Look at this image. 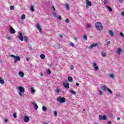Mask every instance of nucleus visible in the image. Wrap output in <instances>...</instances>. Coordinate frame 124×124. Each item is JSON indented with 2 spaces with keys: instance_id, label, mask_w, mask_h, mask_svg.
<instances>
[{
  "instance_id": "obj_30",
  "label": "nucleus",
  "mask_w": 124,
  "mask_h": 124,
  "mask_svg": "<svg viewBox=\"0 0 124 124\" xmlns=\"http://www.w3.org/2000/svg\"><path fill=\"white\" fill-rule=\"evenodd\" d=\"M65 6L66 10H68V9H69V5L68 4H66Z\"/></svg>"
},
{
  "instance_id": "obj_42",
  "label": "nucleus",
  "mask_w": 124,
  "mask_h": 124,
  "mask_svg": "<svg viewBox=\"0 0 124 124\" xmlns=\"http://www.w3.org/2000/svg\"><path fill=\"white\" fill-rule=\"evenodd\" d=\"M10 10H13L14 9V6H11L10 7Z\"/></svg>"
},
{
  "instance_id": "obj_39",
  "label": "nucleus",
  "mask_w": 124,
  "mask_h": 124,
  "mask_svg": "<svg viewBox=\"0 0 124 124\" xmlns=\"http://www.w3.org/2000/svg\"><path fill=\"white\" fill-rule=\"evenodd\" d=\"M120 35H121V36H122V37H124V33H123V32H120Z\"/></svg>"
},
{
  "instance_id": "obj_51",
  "label": "nucleus",
  "mask_w": 124,
  "mask_h": 124,
  "mask_svg": "<svg viewBox=\"0 0 124 124\" xmlns=\"http://www.w3.org/2000/svg\"><path fill=\"white\" fill-rule=\"evenodd\" d=\"M119 2H120V3H123V2L124 1V0H118Z\"/></svg>"
},
{
  "instance_id": "obj_33",
  "label": "nucleus",
  "mask_w": 124,
  "mask_h": 124,
  "mask_svg": "<svg viewBox=\"0 0 124 124\" xmlns=\"http://www.w3.org/2000/svg\"><path fill=\"white\" fill-rule=\"evenodd\" d=\"M46 72L49 75L51 74V71L49 69H46Z\"/></svg>"
},
{
  "instance_id": "obj_36",
  "label": "nucleus",
  "mask_w": 124,
  "mask_h": 124,
  "mask_svg": "<svg viewBox=\"0 0 124 124\" xmlns=\"http://www.w3.org/2000/svg\"><path fill=\"white\" fill-rule=\"evenodd\" d=\"M13 117H14V118H15V119H16V118H17V114H16V113H14L13 114Z\"/></svg>"
},
{
  "instance_id": "obj_9",
  "label": "nucleus",
  "mask_w": 124,
  "mask_h": 124,
  "mask_svg": "<svg viewBox=\"0 0 124 124\" xmlns=\"http://www.w3.org/2000/svg\"><path fill=\"white\" fill-rule=\"evenodd\" d=\"M10 32L12 34H14V33H15V32H16V31H15V30H14V29H13V28H12V27H10Z\"/></svg>"
},
{
  "instance_id": "obj_19",
  "label": "nucleus",
  "mask_w": 124,
  "mask_h": 124,
  "mask_svg": "<svg viewBox=\"0 0 124 124\" xmlns=\"http://www.w3.org/2000/svg\"><path fill=\"white\" fill-rule=\"evenodd\" d=\"M0 83L1 84V85L4 84V80L2 79L1 78H0Z\"/></svg>"
},
{
  "instance_id": "obj_38",
  "label": "nucleus",
  "mask_w": 124,
  "mask_h": 124,
  "mask_svg": "<svg viewBox=\"0 0 124 124\" xmlns=\"http://www.w3.org/2000/svg\"><path fill=\"white\" fill-rule=\"evenodd\" d=\"M65 22H66V23H67V24H68V23H69V22H70V20H69V19L67 18L65 20Z\"/></svg>"
},
{
  "instance_id": "obj_25",
  "label": "nucleus",
  "mask_w": 124,
  "mask_h": 124,
  "mask_svg": "<svg viewBox=\"0 0 124 124\" xmlns=\"http://www.w3.org/2000/svg\"><path fill=\"white\" fill-rule=\"evenodd\" d=\"M40 58L42 60H44L45 59V55L44 54H41Z\"/></svg>"
},
{
  "instance_id": "obj_29",
  "label": "nucleus",
  "mask_w": 124,
  "mask_h": 124,
  "mask_svg": "<svg viewBox=\"0 0 124 124\" xmlns=\"http://www.w3.org/2000/svg\"><path fill=\"white\" fill-rule=\"evenodd\" d=\"M107 91L108 92V93H110L111 94H112V93H113V92H112V91H111V90L109 88H107Z\"/></svg>"
},
{
  "instance_id": "obj_21",
  "label": "nucleus",
  "mask_w": 124,
  "mask_h": 124,
  "mask_svg": "<svg viewBox=\"0 0 124 124\" xmlns=\"http://www.w3.org/2000/svg\"><path fill=\"white\" fill-rule=\"evenodd\" d=\"M25 18H26V15H25V14H23L21 16V20H25Z\"/></svg>"
},
{
  "instance_id": "obj_44",
  "label": "nucleus",
  "mask_w": 124,
  "mask_h": 124,
  "mask_svg": "<svg viewBox=\"0 0 124 124\" xmlns=\"http://www.w3.org/2000/svg\"><path fill=\"white\" fill-rule=\"evenodd\" d=\"M121 15L122 16V17H124V12H122L121 13Z\"/></svg>"
},
{
  "instance_id": "obj_6",
  "label": "nucleus",
  "mask_w": 124,
  "mask_h": 124,
  "mask_svg": "<svg viewBox=\"0 0 124 124\" xmlns=\"http://www.w3.org/2000/svg\"><path fill=\"white\" fill-rule=\"evenodd\" d=\"M18 39L21 41H24V36H23V33L22 32H19L18 35Z\"/></svg>"
},
{
  "instance_id": "obj_22",
  "label": "nucleus",
  "mask_w": 124,
  "mask_h": 124,
  "mask_svg": "<svg viewBox=\"0 0 124 124\" xmlns=\"http://www.w3.org/2000/svg\"><path fill=\"white\" fill-rule=\"evenodd\" d=\"M24 38L26 42H29V38L27 36H24Z\"/></svg>"
},
{
  "instance_id": "obj_64",
  "label": "nucleus",
  "mask_w": 124,
  "mask_h": 124,
  "mask_svg": "<svg viewBox=\"0 0 124 124\" xmlns=\"http://www.w3.org/2000/svg\"><path fill=\"white\" fill-rule=\"evenodd\" d=\"M41 76H43V74L41 73Z\"/></svg>"
},
{
  "instance_id": "obj_55",
  "label": "nucleus",
  "mask_w": 124,
  "mask_h": 124,
  "mask_svg": "<svg viewBox=\"0 0 124 124\" xmlns=\"http://www.w3.org/2000/svg\"><path fill=\"white\" fill-rule=\"evenodd\" d=\"M76 86H77L78 87V86H79V83H77L76 84Z\"/></svg>"
},
{
  "instance_id": "obj_31",
  "label": "nucleus",
  "mask_w": 124,
  "mask_h": 124,
  "mask_svg": "<svg viewBox=\"0 0 124 124\" xmlns=\"http://www.w3.org/2000/svg\"><path fill=\"white\" fill-rule=\"evenodd\" d=\"M94 69L95 71H97V70H98V69H99V68L97 66H95L94 67Z\"/></svg>"
},
{
  "instance_id": "obj_41",
  "label": "nucleus",
  "mask_w": 124,
  "mask_h": 124,
  "mask_svg": "<svg viewBox=\"0 0 124 124\" xmlns=\"http://www.w3.org/2000/svg\"><path fill=\"white\" fill-rule=\"evenodd\" d=\"M57 19H58L59 20H62V17L60 16H57Z\"/></svg>"
},
{
  "instance_id": "obj_32",
  "label": "nucleus",
  "mask_w": 124,
  "mask_h": 124,
  "mask_svg": "<svg viewBox=\"0 0 124 124\" xmlns=\"http://www.w3.org/2000/svg\"><path fill=\"white\" fill-rule=\"evenodd\" d=\"M70 92L71 93H72V94H76V92H75V91L70 90Z\"/></svg>"
},
{
  "instance_id": "obj_46",
  "label": "nucleus",
  "mask_w": 124,
  "mask_h": 124,
  "mask_svg": "<svg viewBox=\"0 0 124 124\" xmlns=\"http://www.w3.org/2000/svg\"><path fill=\"white\" fill-rule=\"evenodd\" d=\"M52 9H53V11H54V12H56V8H55V6H52Z\"/></svg>"
},
{
  "instance_id": "obj_16",
  "label": "nucleus",
  "mask_w": 124,
  "mask_h": 124,
  "mask_svg": "<svg viewBox=\"0 0 124 124\" xmlns=\"http://www.w3.org/2000/svg\"><path fill=\"white\" fill-rule=\"evenodd\" d=\"M108 33H109V35H110V36H114V33H113V31H112L111 30H109Z\"/></svg>"
},
{
  "instance_id": "obj_4",
  "label": "nucleus",
  "mask_w": 124,
  "mask_h": 124,
  "mask_svg": "<svg viewBox=\"0 0 124 124\" xmlns=\"http://www.w3.org/2000/svg\"><path fill=\"white\" fill-rule=\"evenodd\" d=\"M11 57H12V58H14V60L15 61V63H16V62H17V61L18 62H20V57L16 56L13 55H11Z\"/></svg>"
},
{
  "instance_id": "obj_47",
  "label": "nucleus",
  "mask_w": 124,
  "mask_h": 124,
  "mask_svg": "<svg viewBox=\"0 0 124 124\" xmlns=\"http://www.w3.org/2000/svg\"><path fill=\"white\" fill-rule=\"evenodd\" d=\"M70 44L71 46H72V47H73L74 46V44L72 42H70Z\"/></svg>"
},
{
  "instance_id": "obj_7",
  "label": "nucleus",
  "mask_w": 124,
  "mask_h": 124,
  "mask_svg": "<svg viewBox=\"0 0 124 124\" xmlns=\"http://www.w3.org/2000/svg\"><path fill=\"white\" fill-rule=\"evenodd\" d=\"M99 119L100 121H105V120H107V118L106 115H99Z\"/></svg>"
},
{
  "instance_id": "obj_1",
  "label": "nucleus",
  "mask_w": 124,
  "mask_h": 124,
  "mask_svg": "<svg viewBox=\"0 0 124 124\" xmlns=\"http://www.w3.org/2000/svg\"><path fill=\"white\" fill-rule=\"evenodd\" d=\"M95 26L98 31H103V26H102L101 23L97 22L95 23Z\"/></svg>"
},
{
  "instance_id": "obj_61",
  "label": "nucleus",
  "mask_w": 124,
  "mask_h": 124,
  "mask_svg": "<svg viewBox=\"0 0 124 124\" xmlns=\"http://www.w3.org/2000/svg\"><path fill=\"white\" fill-rule=\"evenodd\" d=\"M43 124H48V123H47L46 122H44Z\"/></svg>"
},
{
  "instance_id": "obj_60",
  "label": "nucleus",
  "mask_w": 124,
  "mask_h": 124,
  "mask_svg": "<svg viewBox=\"0 0 124 124\" xmlns=\"http://www.w3.org/2000/svg\"><path fill=\"white\" fill-rule=\"evenodd\" d=\"M85 1H86V3H87V2H89V0H85Z\"/></svg>"
},
{
  "instance_id": "obj_13",
  "label": "nucleus",
  "mask_w": 124,
  "mask_h": 124,
  "mask_svg": "<svg viewBox=\"0 0 124 124\" xmlns=\"http://www.w3.org/2000/svg\"><path fill=\"white\" fill-rule=\"evenodd\" d=\"M97 44H92L91 45L89 46V49H92V48H93V47H96L97 46Z\"/></svg>"
},
{
  "instance_id": "obj_26",
  "label": "nucleus",
  "mask_w": 124,
  "mask_h": 124,
  "mask_svg": "<svg viewBox=\"0 0 124 124\" xmlns=\"http://www.w3.org/2000/svg\"><path fill=\"white\" fill-rule=\"evenodd\" d=\"M87 27L88 28V29L90 30H92V25H90V24H87Z\"/></svg>"
},
{
  "instance_id": "obj_37",
  "label": "nucleus",
  "mask_w": 124,
  "mask_h": 124,
  "mask_svg": "<svg viewBox=\"0 0 124 124\" xmlns=\"http://www.w3.org/2000/svg\"><path fill=\"white\" fill-rule=\"evenodd\" d=\"M83 38H84V39H85V40H87V35L84 34V35H83Z\"/></svg>"
},
{
  "instance_id": "obj_49",
  "label": "nucleus",
  "mask_w": 124,
  "mask_h": 124,
  "mask_svg": "<svg viewBox=\"0 0 124 124\" xmlns=\"http://www.w3.org/2000/svg\"><path fill=\"white\" fill-rule=\"evenodd\" d=\"M7 38L8 40H11V38L10 37V36H7Z\"/></svg>"
},
{
  "instance_id": "obj_23",
  "label": "nucleus",
  "mask_w": 124,
  "mask_h": 124,
  "mask_svg": "<svg viewBox=\"0 0 124 124\" xmlns=\"http://www.w3.org/2000/svg\"><path fill=\"white\" fill-rule=\"evenodd\" d=\"M34 6L33 5H31L30 7V10L31 11H34Z\"/></svg>"
},
{
  "instance_id": "obj_15",
  "label": "nucleus",
  "mask_w": 124,
  "mask_h": 124,
  "mask_svg": "<svg viewBox=\"0 0 124 124\" xmlns=\"http://www.w3.org/2000/svg\"><path fill=\"white\" fill-rule=\"evenodd\" d=\"M32 104H33V105H34L35 110H37V109L38 108V106H37V104H36V103H35V102H34V103H32Z\"/></svg>"
},
{
  "instance_id": "obj_35",
  "label": "nucleus",
  "mask_w": 124,
  "mask_h": 124,
  "mask_svg": "<svg viewBox=\"0 0 124 124\" xmlns=\"http://www.w3.org/2000/svg\"><path fill=\"white\" fill-rule=\"evenodd\" d=\"M53 114H54V116H55V117H57V116H58V113L56 111H54L53 112Z\"/></svg>"
},
{
  "instance_id": "obj_53",
  "label": "nucleus",
  "mask_w": 124,
  "mask_h": 124,
  "mask_svg": "<svg viewBox=\"0 0 124 124\" xmlns=\"http://www.w3.org/2000/svg\"><path fill=\"white\" fill-rule=\"evenodd\" d=\"M107 124H112V122H111V121H108Z\"/></svg>"
},
{
  "instance_id": "obj_28",
  "label": "nucleus",
  "mask_w": 124,
  "mask_h": 124,
  "mask_svg": "<svg viewBox=\"0 0 124 124\" xmlns=\"http://www.w3.org/2000/svg\"><path fill=\"white\" fill-rule=\"evenodd\" d=\"M107 8H108V9L110 11V12H112V8H111L108 6H107Z\"/></svg>"
},
{
  "instance_id": "obj_50",
  "label": "nucleus",
  "mask_w": 124,
  "mask_h": 124,
  "mask_svg": "<svg viewBox=\"0 0 124 124\" xmlns=\"http://www.w3.org/2000/svg\"><path fill=\"white\" fill-rule=\"evenodd\" d=\"M5 123H9V121H8V119H5Z\"/></svg>"
},
{
  "instance_id": "obj_63",
  "label": "nucleus",
  "mask_w": 124,
  "mask_h": 124,
  "mask_svg": "<svg viewBox=\"0 0 124 124\" xmlns=\"http://www.w3.org/2000/svg\"><path fill=\"white\" fill-rule=\"evenodd\" d=\"M26 61H29V58H26Z\"/></svg>"
},
{
  "instance_id": "obj_54",
  "label": "nucleus",
  "mask_w": 124,
  "mask_h": 124,
  "mask_svg": "<svg viewBox=\"0 0 124 124\" xmlns=\"http://www.w3.org/2000/svg\"><path fill=\"white\" fill-rule=\"evenodd\" d=\"M111 44V42L110 41H108L107 43V44Z\"/></svg>"
},
{
  "instance_id": "obj_17",
  "label": "nucleus",
  "mask_w": 124,
  "mask_h": 124,
  "mask_svg": "<svg viewBox=\"0 0 124 124\" xmlns=\"http://www.w3.org/2000/svg\"><path fill=\"white\" fill-rule=\"evenodd\" d=\"M18 75L20 77H24V73L22 71H20L19 73H18Z\"/></svg>"
},
{
  "instance_id": "obj_27",
  "label": "nucleus",
  "mask_w": 124,
  "mask_h": 124,
  "mask_svg": "<svg viewBox=\"0 0 124 124\" xmlns=\"http://www.w3.org/2000/svg\"><path fill=\"white\" fill-rule=\"evenodd\" d=\"M101 55H102V57H106V53H105V52H104V51H103L101 53Z\"/></svg>"
},
{
  "instance_id": "obj_12",
  "label": "nucleus",
  "mask_w": 124,
  "mask_h": 124,
  "mask_svg": "<svg viewBox=\"0 0 124 124\" xmlns=\"http://www.w3.org/2000/svg\"><path fill=\"white\" fill-rule=\"evenodd\" d=\"M24 121L25 123H28L30 121V118L28 116H25L24 118Z\"/></svg>"
},
{
  "instance_id": "obj_24",
  "label": "nucleus",
  "mask_w": 124,
  "mask_h": 124,
  "mask_svg": "<svg viewBox=\"0 0 124 124\" xmlns=\"http://www.w3.org/2000/svg\"><path fill=\"white\" fill-rule=\"evenodd\" d=\"M42 110L43 111H44V112H46V111H47V108H46L45 106H43L42 107Z\"/></svg>"
},
{
  "instance_id": "obj_62",
  "label": "nucleus",
  "mask_w": 124,
  "mask_h": 124,
  "mask_svg": "<svg viewBox=\"0 0 124 124\" xmlns=\"http://www.w3.org/2000/svg\"><path fill=\"white\" fill-rule=\"evenodd\" d=\"M49 65V66H50V67H51V66H52V64H49V65Z\"/></svg>"
},
{
  "instance_id": "obj_14",
  "label": "nucleus",
  "mask_w": 124,
  "mask_h": 124,
  "mask_svg": "<svg viewBox=\"0 0 124 124\" xmlns=\"http://www.w3.org/2000/svg\"><path fill=\"white\" fill-rule=\"evenodd\" d=\"M101 90L104 91V92H106V91H107V88H106L105 86H102L101 87Z\"/></svg>"
},
{
  "instance_id": "obj_2",
  "label": "nucleus",
  "mask_w": 124,
  "mask_h": 124,
  "mask_svg": "<svg viewBox=\"0 0 124 124\" xmlns=\"http://www.w3.org/2000/svg\"><path fill=\"white\" fill-rule=\"evenodd\" d=\"M57 101L59 103H64L65 102V98L60 96L57 97Z\"/></svg>"
},
{
  "instance_id": "obj_52",
  "label": "nucleus",
  "mask_w": 124,
  "mask_h": 124,
  "mask_svg": "<svg viewBox=\"0 0 124 124\" xmlns=\"http://www.w3.org/2000/svg\"><path fill=\"white\" fill-rule=\"evenodd\" d=\"M56 93H60V90H59V89L57 90Z\"/></svg>"
},
{
  "instance_id": "obj_56",
  "label": "nucleus",
  "mask_w": 124,
  "mask_h": 124,
  "mask_svg": "<svg viewBox=\"0 0 124 124\" xmlns=\"http://www.w3.org/2000/svg\"><path fill=\"white\" fill-rule=\"evenodd\" d=\"M117 120L119 121V120H121V118L120 117H117Z\"/></svg>"
},
{
  "instance_id": "obj_11",
  "label": "nucleus",
  "mask_w": 124,
  "mask_h": 124,
  "mask_svg": "<svg viewBox=\"0 0 124 124\" xmlns=\"http://www.w3.org/2000/svg\"><path fill=\"white\" fill-rule=\"evenodd\" d=\"M86 3L87 4L86 5V7L87 9H89V6H92V2L89 1L88 2H87Z\"/></svg>"
},
{
  "instance_id": "obj_57",
  "label": "nucleus",
  "mask_w": 124,
  "mask_h": 124,
  "mask_svg": "<svg viewBox=\"0 0 124 124\" xmlns=\"http://www.w3.org/2000/svg\"><path fill=\"white\" fill-rule=\"evenodd\" d=\"M74 39L76 41H77V38H74Z\"/></svg>"
},
{
  "instance_id": "obj_5",
  "label": "nucleus",
  "mask_w": 124,
  "mask_h": 124,
  "mask_svg": "<svg viewBox=\"0 0 124 124\" xmlns=\"http://www.w3.org/2000/svg\"><path fill=\"white\" fill-rule=\"evenodd\" d=\"M63 86L65 88V89H69V83L67 82V81H65L63 82Z\"/></svg>"
},
{
  "instance_id": "obj_58",
  "label": "nucleus",
  "mask_w": 124,
  "mask_h": 124,
  "mask_svg": "<svg viewBox=\"0 0 124 124\" xmlns=\"http://www.w3.org/2000/svg\"><path fill=\"white\" fill-rule=\"evenodd\" d=\"M104 4H105L106 5V4H107V3H106V1H105L104 2Z\"/></svg>"
},
{
  "instance_id": "obj_34",
  "label": "nucleus",
  "mask_w": 124,
  "mask_h": 124,
  "mask_svg": "<svg viewBox=\"0 0 124 124\" xmlns=\"http://www.w3.org/2000/svg\"><path fill=\"white\" fill-rule=\"evenodd\" d=\"M53 16H54V17H55V18L58 17V15H57V13H56V12H54Z\"/></svg>"
},
{
  "instance_id": "obj_18",
  "label": "nucleus",
  "mask_w": 124,
  "mask_h": 124,
  "mask_svg": "<svg viewBox=\"0 0 124 124\" xmlns=\"http://www.w3.org/2000/svg\"><path fill=\"white\" fill-rule=\"evenodd\" d=\"M31 93H32V94H34V93H35V90H34V89H33V87H31Z\"/></svg>"
},
{
  "instance_id": "obj_10",
  "label": "nucleus",
  "mask_w": 124,
  "mask_h": 124,
  "mask_svg": "<svg viewBox=\"0 0 124 124\" xmlns=\"http://www.w3.org/2000/svg\"><path fill=\"white\" fill-rule=\"evenodd\" d=\"M36 27L37 29V30H38V31H39L40 32H41V33H42V32H41V27H40V25L38 24H37L36 25Z\"/></svg>"
},
{
  "instance_id": "obj_45",
  "label": "nucleus",
  "mask_w": 124,
  "mask_h": 124,
  "mask_svg": "<svg viewBox=\"0 0 124 124\" xmlns=\"http://www.w3.org/2000/svg\"><path fill=\"white\" fill-rule=\"evenodd\" d=\"M97 64L95 62L93 63V67H94V66H96Z\"/></svg>"
},
{
  "instance_id": "obj_59",
  "label": "nucleus",
  "mask_w": 124,
  "mask_h": 124,
  "mask_svg": "<svg viewBox=\"0 0 124 124\" xmlns=\"http://www.w3.org/2000/svg\"><path fill=\"white\" fill-rule=\"evenodd\" d=\"M60 37L61 38H62V35H60Z\"/></svg>"
},
{
  "instance_id": "obj_43",
  "label": "nucleus",
  "mask_w": 124,
  "mask_h": 124,
  "mask_svg": "<svg viewBox=\"0 0 124 124\" xmlns=\"http://www.w3.org/2000/svg\"><path fill=\"white\" fill-rule=\"evenodd\" d=\"M109 78H114V75L113 74H110L109 75Z\"/></svg>"
},
{
  "instance_id": "obj_40",
  "label": "nucleus",
  "mask_w": 124,
  "mask_h": 124,
  "mask_svg": "<svg viewBox=\"0 0 124 124\" xmlns=\"http://www.w3.org/2000/svg\"><path fill=\"white\" fill-rule=\"evenodd\" d=\"M70 68L71 70H73V69H74V67L73 66V65L70 66Z\"/></svg>"
},
{
  "instance_id": "obj_20",
  "label": "nucleus",
  "mask_w": 124,
  "mask_h": 124,
  "mask_svg": "<svg viewBox=\"0 0 124 124\" xmlns=\"http://www.w3.org/2000/svg\"><path fill=\"white\" fill-rule=\"evenodd\" d=\"M68 81H69V82H72L73 81V78H72V77H69L68 78Z\"/></svg>"
},
{
  "instance_id": "obj_8",
  "label": "nucleus",
  "mask_w": 124,
  "mask_h": 124,
  "mask_svg": "<svg viewBox=\"0 0 124 124\" xmlns=\"http://www.w3.org/2000/svg\"><path fill=\"white\" fill-rule=\"evenodd\" d=\"M122 52H123V50L122 49V48H116V53L119 56H121V55H122Z\"/></svg>"
},
{
  "instance_id": "obj_3",
  "label": "nucleus",
  "mask_w": 124,
  "mask_h": 124,
  "mask_svg": "<svg viewBox=\"0 0 124 124\" xmlns=\"http://www.w3.org/2000/svg\"><path fill=\"white\" fill-rule=\"evenodd\" d=\"M17 89L18 91H19V92L18 93L19 96H23L22 93H25V88L22 86H19Z\"/></svg>"
},
{
  "instance_id": "obj_48",
  "label": "nucleus",
  "mask_w": 124,
  "mask_h": 124,
  "mask_svg": "<svg viewBox=\"0 0 124 124\" xmlns=\"http://www.w3.org/2000/svg\"><path fill=\"white\" fill-rule=\"evenodd\" d=\"M99 94L102 95V92L100 90H99Z\"/></svg>"
}]
</instances>
